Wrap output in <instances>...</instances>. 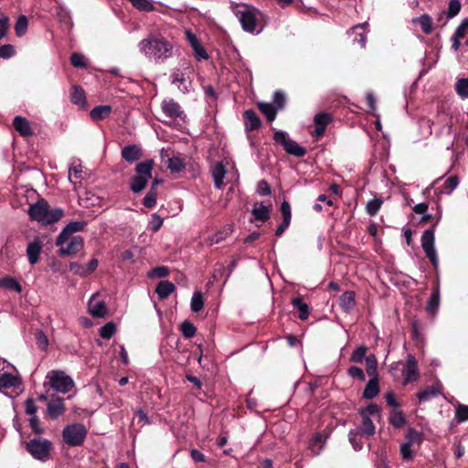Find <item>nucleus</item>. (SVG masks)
I'll list each match as a JSON object with an SVG mask.
<instances>
[{"label": "nucleus", "mask_w": 468, "mask_h": 468, "mask_svg": "<svg viewBox=\"0 0 468 468\" xmlns=\"http://www.w3.org/2000/svg\"><path fill=\"white\" fill-rule=\"evenodd\" d=\"M13 126L22 136H29L32 134L30 124L24 117H15L13 120Z\"/></svg>", "instance_id": "obj_21"}, {"label": "nucleus", "mask_w": 468, "mask_h": 468, "mask_svg": "<svg viewBox=\"0 0 468 468\" xmlns=\"http://www.w3.org/2000/svg\"><path fill=\"white\" fill-rule=\"evenodd\" d=\"M132 5L139 11L150 12L154 9L151 0H129Z\"/></svg>", "instance_id": "obj_37"}, {"label": "nucleus", "mask_w": 468, "mask_h": 468, "mask_svg": "<svg viewBox=\"0 0 468 468\" xmlns=\"http://www.w3.org/2000/svg\"><path fill=\"white\" fill-rule=\"evenodd\" d=\"M0 288H5L16 292L22 291L21 285L14 278L8 276L0 279Z\"/></svg>", "instance_id": "obj_35"}, {"label": "nucleus", "mask_w": 468, "mask_h": 468, "mask_svg": "<svg viewBox=\"0 0 468 468\" xmlns=\"http://www.w3.org/2000/svg\"><path fill=\"white\" fill-rule=\"evenodd\" d=\"M348 437L350 443L356 451L362 449L364 443L362 439L364 437L360 436V432H358L356 430H352L349 431Z\"/></svg>", "instance_id": "obj_40"}, {"label": "nucleus", "mask_w": 468, "mask_h": 468, "mask_svg": "<svg viewBox=\"0 0 468 468\" xmlns=\"http://www.w3.org/2000/svg\"><path fill=\"white\" fill-rule=\"evenodd\" d=\"M366 26H367V23L358 24V25L355 26L354 27H352V29H351V33L356 35L354 41H357L361 45L362 48H365L366 43H367V37L364 32Z\"/></svg>", "instance_id": "obj_32"}, {"label": "nucleus", "mask_w": 468, "mask_h": 468, "mask_svg": "<svg viewBox=\"0 0 468 468\" xmlns=\"http://www.w3.org/2000/svg\"><path fill=\"white\" fill-rule=\"evenodd\" d=\"M402 376L404 378V385H407L411 381H415L419 378L417 361L412 355H409L407 357V362L405 368L402 371Z\"/></svg>", "instance_id": "obj_13"}, {"label": "nucleus", "mask_w": 468, "mask_h": 468, "mask_svg": "<svg viewBox=\"0 0 468 468\" xmlns=\"http://www.w3.org/2000/svg\"><path fill=\"white\" fill-rule=\"evenodd\" d=\"M167 166L171 172L178 173L185 168V163L180 157L174 156L168 159Z\"/></svg>", "instance_id": "obj_43"}, {"label": "nucleus", "mask_w": 468, "mask_h": 468, "mask_svg": "<svg viewBox=\"0 0 468 468\" xmlns=\"http://www.w3.org/2000/svg\"><path fill=\"white\" fill-rule=\"evenodd\" d=\"M348 375L353 378H357L359 380H365V374L362 368L358 367H351L348 369Z\"/></svg>", "instance_id": "obj_61"}, {"label": "nucleus", "mask_w": 468, "mask_h": 468, "mask_svg": "<svg viewBox=\"0 0 468 468\" xmlns=\"http://www.w3.org/2000/svg\"><path fill=\"white\" fill-rule=\"evenodd\" d=\"M461 10V3L459 0H451L449 3L447 16L452 18L458 15Z\"/></svg>", "instance_id": "obj_54"}, {"label": "nucleus", "mask_w": 468, "mask_h": 468, "mask_svg": "<svg viewBox=\"0 0 468 468\" xmlns=\"http://www.w3.org/2000/svg\"><path fill=\"white\" fill-rule=\"evenodd\" d=\"M383 201L381 198H373L367 204L366 209L368 215L375 216L380 209Z\"/></svg>", "instance_id": "obj_45"}, {"label": "nucleus", "mask_w": 468, "mask_h": 468, "mask_svg": "<svg viewBox=\"0 0 468 468\" xmlns=\"http://www.w3.org/2000/svg\"><path fill=\"white\" fill-rule=\"evenodd\" d=\"M154 162L147 160L141 162L136 165L135 176L132 179L131 189L134 193L142 191L147 185L148 180L152 176Z\"/></svg>", "instance_id": "obj_6"}, {"label": "nucleus", "mask_w": 468, "mask_h": 468, "mask_svg": "<svg viewBox=\"0 0 468 468\" xmlns=\"http://www.w3.org/2000/svg\"><path fill=\"white\" fill-rule=\"evenodd\" d=\"M421 247L426 254V257L430 260L432 266L437 268L439 264L438 255L435 249V235L434 230L426 229L421 235Z\"/></svg>", "instance_id": "obj_10"}, {"label": "nucleus", "mask_w": 468, "mask_h": 468, "mask_svg": "<svg viewBox=\"0 0 468 468\" xmlns=\"http://www.w3.org/2000/svg\"><path fill=\"white\" fill-rule=\"evenodd\" d=\"M455 418L458 422H463L468 420V406L458 405L456 408Z\"/></svg>", "instance_id": "obj_52"}, {"label": "nucleus", "mask_w": 468, "mask_h": 468, "mask_svg": "<svg viewBox=\"0 0 468 468\" xmlns=\"http://www.w3.org/2000/svg\"><path fill=\"white\" fill-rule=\"evenodd\" d=\"M86 222L73 221L69 223L58 235V243L63 242L68 236H74L73 234L81 231L86 227Z\"/></svg>", "instance_id": "obj_17"}, {"label": "nucleus", "mask_w": 468, "mask_h": 468, "mask_svg": "<svg viewBox=\"0 0 468 468\" xmlns=\"http://www.w3.org/2000/svg\"><path fill=\"white\" fill-rule=\"evenodd\" d=\"M356 430L360 432L361 437L368 439L375 434L374 420L367 417H362L361 426Z\"/></svg>", "instance_id": "obj_20"}, {"label": "nucleus", "mask_w": 468, "mask_h": 468, "mask_svg": "<svg viewBox=\"0 0 468 468\" xmlns=\"http://www.w3.org/2000/svg\"><path fill=\"white\" fill-rule=\"evenodd\" d=\"M45 386H49L53 390L66 394L71 391L75 387V382L71 377L61 370H50L46 375Z\"/></svg>", "instance_id": "obj_4"}, {"label": "nucleus", "mask_w": 468, "mask_h": 468, "mask_svg": "<svg viewBox=\"0 0 468 468\" xmlns=\"http://www.w3.org/2000/svg\"><path fill=\"white\" fill-rule=\"evenodd\" d=\"M63 210L58 207H51L48 203L40 199L30 205L28 215L30 219L41 225H49L58 221L63 217Z\"/></svg>", "instance_id": "obj_3"}, {"label": "nucleus", "mask_w": 468, "mask_h": 468, "mask_svg": "<svg viewBox=\"0 0 468 468\" xmlns=\"http://www.w3.org/2000/svg\"><path fill=\"white\" fill-rule=\"evenodd\" d=\"M273 139L277 144H281L289 154L303 157L306 154V150L295 141L292 140L288 133L283 131L275 132Z\"/></svg>", "instance_id": "obj_8"}, {"label": "nucleus", "mask_w": 468, "mask_h": 468, "mask_svg": "<svg viewBox=\"0 0 468 468\" xmlns=\"http://www.w3.org/2000/svg\"><path fill=\"white\" fill-rule=\"evenodd\" d=\"M400 453L404 460H410L412 458L410 442H405L400 445Z\"/></svg>", "instance_id": "obj_62"}, {"label": "nucleus", "mask_w": 468, "mask_h": 468, "mask_svg": "<svg viewBox=\"0 0 468 468\" xmlns=\"http://www.w3.org/2000/svg\"><path fill=\"white\" fill-rule=\"evenodd\" d=\"M326 439L327 435L324 433H316L310 442L311 451L314 454H319Z\"/></svg>", "instance_id": "obj_30"}, {"label": "nucleus", "mask_w": 468, "mask_h": 468, "mask_svg": "<svg viewBox=\"0 0 468 468\" xmlns=\"http://www.w3.org/2000/svg\"><path fill=\"white\" fill-rule=\"evenodd\" d=\"M143 204L146 207H153L156 204V193L154 190H150L144 197Z\"/></svg>", "instance_id": "obj_57"}, {"label": "nucleus", "mask_w": 468, "mask_h": 468, "mask_svg": "<svg viewBox=\"0 0 468 468\" xmlns=\"http://www.w3.org/2000/svg\"><path fill=\"white\" fill-rule=\"evenodd\" d=\"M211 174L214 179L215 186L218 189L222 188L224 185V177L226 176V168L222 163H217L211 168Z\"/></svg>", "instance_id": "obj_19"}, {"label": "nucleus", "mask_w": 468, "mask_h": 468, "mask_svg": "<svg viewBox=\"0 0 468 468\" xmlns=\"http://www.w3.org/2000/svg\"><path fill=\"white\" fill-rule=\"evenodd\" d=\"M112 112V107L109 105L97 106L90 111V118L93 121H100L107 118Z\"/></svg>", "instance_id": "obj_28"}, {"label": "nucleus", "mask_w": 468, "mask_h": 468, "mask_svg": "<svg viewBox=\"0 0 468 468\" xmlns=\"http://www.w3.org/2000/svg\"><path fill=\"white\" fill-rule=\"evenodd\" d=\"M468 33V18L464 19L455 31L457 38H463Z\"/></svg>", "instance_id": "obj_64"}, {"label": "nucleus", "mask_w": 468, "mask_h": 468, "mask_svg": "<svg viewBox=\"0 0 468 468\" xmlns=\"http://www.w3.org/2000/svg\"><path fill=\"white\" fill-rule=\"evenodd\" d=\"M88 310L90 315L98 318L105 317L108 313L104 301L99 300L97 295H92L90 299Z\"/></svg>", "instance_id": "obj_14"}, {"label": "nucleus", "mask_w": 468, "mask_h": 468, "mask_svg": "<svg viewBox=\"0 0 468 468\" xmlns=\"http://www.w3.org/2000/svg\"><path fill=\"white\" fill-rule=\"evenodd\" d=\"M412 23H418L425 34H430L432 31V20L428 15H422L419 17L412 18Z\"/></svg>", "instance_id": "obj_31"}, {"label": "nucleus", "mask_w": 468, "mask_h": 468, "mask_svg": "<svg viewBox=\"0 0 468 468\" xmlns=\"http://www.w3.org/2000/svg\"><path fill=\"white\" fill-rule=\"evenodd\" d=\"M83 243L80 236H68L61 243H58V237L56 240V245L59 247L58 253L62 256L76 254L83 248Z\"/></svg>", "instance_id": "obj_11"}, {"label": "nucleus", "mask_w": 468, "mask_h": 468, "mask_svg": "<svg viewBox=\"0 0 468 468\" xmlns=\"http://www.w3.org/2000/svg\"><path fill=\"white\" fill-rule=\"evenodd\" d=\"M390 422L395 427H401L405 423V418L401 412H395L391 418Z\"/></svg>", "instance_id": "obj_63"}, {"label": "nucleus", "mask_w": 468, "mask_h": 468, "mask_svg": "<svg viewBox=\"0 0 468 468\" xmlns=\"http://www.w3.org/2000/svg\"><path fill=\"white\" fill-rule=\"evenodd\" d=\"M439 304H440V292H439V289L436 288L432 292V293L430 297V300L428 302V304H427L428 312L431 314L435 313L439 307Z\"/></svg>", "instance_id": "obj_39"}, {"label": "nucleus", "mask_w": 468, "mask_h": 468, "mask_svg": "<svg viewBox=\"0 0 468 468\" xmlns=\"http://www.w3.org/2000/svg\"><path fill=\"white\" fill-rule=\"evenodd\" d=\"M139 50L149 59L164 62L173 56L174 46L162 36L150 35L138 44Z\"/></svg>", "instance_id": "obj_1"}, {"label": "nucleus", "mask_w": 468, "mask_h": 468, "mask_svg": "<svg viewBox=\"0 0 468 468\" xmlns=\"http://www.w3.org/2000/svg\"><path fill=\"white\" fill-rule=\"evenodd\" d=\"M172 83L176 85L178 90L183 93L188 92L190 81H188L185 75L180 71H176L172 74Z\"/></svg>", "instance_id": "obj_25"}, {"label": "nucleus", "mask_w": 468, "mask_h": 468, "mask_svg": "<svg viewBox=\"0 0 468 468\" xmlns=\"http://www.w3.org/2000/svg\"><path fill=\"white\" fill-rule=\"evenodd\" d=\"M70 101L73 104L85 107L87 101L83 89L79 86H74L70 94Z\"/></svg>", "instance_id": "obj_26"}, {"label": "nucleus", "mask_w": 468, "mask_h": 468, "mask_svg": "<svg viewBox=\"0 0 468 468\" xmlns=\"http://www.w3.org/2000/svg\"><path fill=\"white\" fill-rule=\"evenodd\" d=\"M29 425L35 433L41 434L43 432V429L40 425L39 419L37 416L30 417Z\"/></svg>", "instance_id": "obj_60"}, {"label": "nucleus", "mask_w": 468, "mask_h": 468, "mask_svg": "<svg viewBox=\"0 0 468 468\" xmlns=\"http://www.w3.org/2000/svg\"><path fill=\"white\" fill-rule=\"evenodd\" d=\"M163 112L172 119H184L185 114L181 106L173 99H165L161 103Z\"/></svg>", "instance_id": "obj_12"}, {"label": "nucleus", "mask_w": 468, "mask_h": 468, "mask_svg": "<svg viewBox=\"0 0 468 468\" xmlns=\"http://www.w3.org/2000/svg\"><path fill=\"white\" fill-rule=\"evenodd\" d=\"M459 185V178L457 176L448 177L444 182V189L447 194H451Z\"/></svg>", "instance_id": "obj_51"}, {"label": "nucleus", "mask_w": 468, "mask_h": 468, "mask_svg": "<svg viewBox=\"0 0 468 468\" xmlns=\"http://www.w3.org/2000/svg\"><path fill=\"white\" fill-rule=\"evenodd\" d=\"M379 392L378 381L376 378H371L363 392L365 399H370L375 398Z\"/></svg>", "instance_id": "obj_29"}, {"label": "nucleus", "mask_w": 468, "mask_h": 468, "mask_svg": "<svg viewBox=\"0 0 468 468\" xmlns=\"http://www.w3.org/2000/svg\"><path fill=\"white\" fill-rule=\"evenodd\" d=\"M88 431L83 424L75 423L67 425L62 431V437L69 446H80L83 443Z\"/></svg>", "instance_id": "obj_7"}, {"label": "nucleus", "mask_w": 468, "mask_h": 468, "mask_svg": "<svg viewBox=\"0 0 468 468\" xmlns=\"http://www.w3.org/2000/svg\"><path fill=\"white\" fill-rule=\"evenodd\" d=\"M340 307L346 313H349L356 305L355 292L352 291L345 292L340 296Z\"/></svg>", "instance_id": "obj_23"}, {"label": "nucleus", "mask_w": 468, "mask_h": 468, "mask_svg": "<svg viewBox=\"0 0 468 468\" xmlns=\"http://www.w3.org/2000/svg\"><path fill=\"white\" fill-rule=\"evenodd\" d=\"M27 450L35 459L45 462L49 459L51 442L47 439H33L27 443Z\"/></svg>", "instance_id": "obj_9"}, {"label": "nucleus", "mask_w": 468, "mask_h": 468, "mask_svg": "<svg viewBox=\"0 0 468 468\" xmlns=\"http://www.w3.org/2000/svg\"><path fill=\"white\" fill-rule=\"evenodd\" d=\"M281 213L282 217V221L291 223L292 212L291 206L287 201H283L281 206Z\"/></svg>", "instance_id": "obj_58"}, {"label": "nucleus", "mask_w": 468, "mask_h": 468, "mask_svg": "<svg viewBox=\"0 0 468 468\" xmlns=\"http://www.w3.org/2000/svg\"><path fill=\"white\" fill-rule=\"evenodd\" d=\"M71 64L76 68H86L85 58L82 54L73 53L70 57Z\"/></svg>", "instance_id": "obj_56"}, {"label": "nucleus", "mask_w": 468, "mask_h": 468, "mask_svg": "<svg viewBox=\"0 0 468 468\" xmlns=\"http://www.w3.org/2000/svg\"><path fill=\"white\" fill-rule=\"evenodd\" d=\"M20 384L21 377L16 367L0 357V390L16 388Z\"/></svg>", "instance_id": "obj_5"}, {"label": "nucleus", "mask_w": 468, "mask_h": 468, "mask_svg": "<svg viewBox=\"0 0 468 468\" xmlns=\"http://www.w3.org/2000/svg\"><path fill=\"white\" fill-rule=\"evenodd\" d=\"M42 242L38 239H36L28 243L27 248V256L31 265H34L38 261L39 255L42 251Z\"/></svg>", "instance_id": "obj_16"}, {"label": "nucleus", "mask_w": 468, "mask_h": 468, "mask_svg": "<svg viewBox=\"0 0 468 468\" xmlns=\"http://www.w3.org/2000/svg\"><path fill=\"white\" fill-rule=\"evenodd\" d=\"M439 394H440L439 388L434 386H431L422 391H420L417 394V398L420 402H424V401L431 399L433 397H436Z\"/></svg>", "instance_id": "obj_36"}, {"label": "nucleus", "mask_w": 468, "mask_h": 468, "mask_svg": "<svg viewBox=\"0 0 468 468\" xmlns=\"http://www.w3.org/2000/svg\"><path fill=\"white\" fill-rule=\"evenodd\" d=\"M82 173V167L80 164H73L69 169V180L76 187V182L72 180V176L75 178H80Z\"/></svg>", "instance_id": "obj_53"}, {"label": "nucleus", "mask_w": 468, "mask_h": 468, "mask_svg": "<svg viewBox=\"0 0 468 468\" xmlns=\"http://www.w3.org/2000/svg\"><path fill=\"white\" fill-rule=\"evenodd\" d=\"M180 331L186 338H191L196 334V327L189 321H185L180 325Z\"/></svg>", "instance_id": "obj_47"}, {"label": "nucleus", "mask_w": 468, "mask_h": 468, "mask_svg": "<svg viewBox=\"0 0 468 468\" xmlns=\"http://www.w3.org/2000/svg\"><path fill=\"white\" fill-rule=\"evenodd\" d=\"M259 109L266 116L269 122H272L275 119L277 109L271 103L260 102Z\"/></svg>", "instance_id": "obj_34"}, {"label": "nucleus", "mask_w": 468, "mask_h": 468, "mask_svg": "<svg viewBox=\"0 0 468 468\" xmlns=\"http://www.w3.org/2000/svg\"><path fill=\"white\" fill-rule=\"evenodd\" d=\"M292 304L295 308H297L300 312L299 318L301 320H305L308 317V305L304 303L300 298H295L292 300Z\"/></svg>", "instance_id": "obj_44"}, {"label": "nucleus", "mask_w": 468, "mask_h": 468, "mask_svg": "<svg viewBox=\"0 0 468 468\" xmlns=\"http://www.w3.org/2000/svg\"><path fill=\"white\" fill-rule=\"evenodd\" d=\"M56 15L60 19L61 22H64L69 25V27H72L71 17L69 16V12L65 9L63 6L58 5L56 8Z\"/></svg>", "instance_id": "obj_48"}, {"label": "nucleus", "mask_w": 468, "mask_h": 468, "mask_svg": "<svg viewBox=\"0 0 468 468\" xmlns=\"http://www.w3.org/2000/svg\"><path fill=\"white\" fill-rule=\"evenodd\" d=\"M176 287L175 285L168 281H161L155 289L156 293L158 294L159 298L165 299L168 297L174 291Z\"/></svg>", "instance_id": "obj_27"}, {"label": "nucleus", "mask_w": 468, "mask_h": 468, "mask_svg": "<svg viewBox=\"0 0 468 468\" xmlns=\"http://www.w3.org/2000/svg\"><path fill=\"white\" fill-rule=\"evenodd\" d=\"M204 307V299L200 292H195L191 298V310L194 313L200 312Z\"/></svg>", "instance_id": "obj_38"}, {"label": "nucleus", "mask_w": 468, "mask_h": 468, "mask_svg": "<svg viewBox=\"0 0 468 468\" xmlns=\"http://www.w3.org/2000/svg\"><path fill=\"white\" fill-rule=\"evenodd\" d=\"M379 407L376 404H370L367 408L360 410L361 417H367L373 420L379 418Z\"/></svg>", "instance_id": "obj_41"}, {"label": "nucleus", "mask_w": 468, "mask_h": 468, "mask_svg": "<svg viewBox=\"0 0 468 468\" xmlns=\"http://www.w3.org/2000/svg\"><path fill=\"white\" fill-rule=\"evenodd\" d=\"M331 120L332 118L328 113H318L315 115L314 120L315 125L314 134L317 138L324 134L325 128Z\"/></svg>", "instance_id": "obj_18"}, {"label": "nucleus", "mask_w": 468, "mask_h": 468, "mask_svg": "<svg viewBox=\"0 0 468 468\" xmlns=\"http://www.w3.org/2000/svg\"><path fill=\"white\" fill-rule=\"evenodd\" d=\"M252 214L255 219L260 221H266L270 217L269 208L262 204H255L252 208Z\"/></svg>", "instance_id": "obj_33"}, {"label": "nucleus", "mask_w": 468, "mask_h": 468, "mask_svg": "<svg viewBox=\"0 0 468 468\" xmlns=\"http://www.w3.org/2000/svg\"><path fill=\"white\" fill-rule=\"evenodd\" d=\"M245 128L247 131H253L260 127L261 121L255 112L248 110L243 114Z\"/></svg>", "instance_id": "obj_22"}, {"label": "nucleus", "mask_w": 468, "mask_h": 468, "mask_svg": "<svg viewBox=\"0 0 468 468\" xmlns=\"http://www.w3.org/2000/svg\"><path fill=\"white\" fill-rule=\"evenodd\" d=\"M122 156L125 161L133 163L140 158L141 149L136 145H127L122 150Z\"/></svg>", "instance_id": "obj_24"}, {"label": "nucleus", "mask_w": 468, "mask_h": 468, "mask_svg": "<svg viewBox=\"0 0 468 468\" xmlns=\"http://www.w3.org/2000/svg\"><path fill=\"white\" fill-rule=\"evenodd\" d=\"M455 90L462 98H468V79H461L455 84Z\"/></svg>", "instance_id": "obj_46"}, {"label": "nucleus", "mask_w": 468, "mask_h": 468, "mask_svg": "<svg viewBox=\"0 0 468 468\" xmlns=\"http://www.w3.org/2000/svg\"><path fill=\"white\" fill-rule=\"evenodd\" d=\"M15 53V48L10 44L3 45L0 47V58H9L13 57Z\"/></svg>", "instance_id": "obj_59"}, {"label": "nucleus", "mask_w": 468, "mask_h": 468, "mask_svg": "<svg viewBox=\"0 0 468 468\" xmlns=\"http://www.w3.org/2000/svg\"><path fill=\"white\" fill-rule=\"evenodd\" d=\"M231 9L241 24L243 30L249 33L256 32L257 34L261 31V27L258 28L261 14L257 8L240 3L233 4Z\"/></svg>", "instance_id": "obj_2"}, {"label": "nucleus", "mask_w": 468, "mask_h": 468, "mask_svg": "<svg viewBox=\"0 0 468 468\" xmlns=\"http://www.w3.org/2000/svg\"><path fill=\"white\" fill-rule=\"evenodd\" d=\"M47 411L52 419H57L63 415L66 411L64 399L57 396L51 397L47 406Z\"/></svg>", "instance_id": "obj_15"}, {"label": "nucleus", "mask_w": 468, "mask_h": 468, "mask_svg": "<svg viewBox=\"0 0 468 468\" xmlns=\"http://www.w3.org/2000/svg\"><path fill=\"white\" fill-rule=\"evenodd\" d=\"M367 349L364 346H360L353 351L351 354L350 360L355 363H361L365 358Z\"/></svg>", "instance_id": "obj_55"}, {"label": "nucleus", "mask_w": 468, "mask_h": 468, "mask_svg": "<svg viewBox=\"0 0 468 468\" xmlns=\"http://www.w3.org/2000/svg\"><path fill=\"white\" fill-rule=\"evenodd\" d=\"M116 332V326L113 323H107L100 329V335L104 339H110Z\"/></svg>", "instance_id": "obj_49"}, {"label": "nucleus", "mask_w": 468, "mask_h": 468, "mask_svg": "<svg viewBox=\"0 0 468 468\" xmlns=\"http://www.w3.org/2000/svg\"><path fill=\"white\" fill-rule=\"evenodd\" d=\"M28 27V21L27 16H20L15 25V32L17 37H22L26 34Z\"/></svg>", "instance_id": "obj_42"}, {"label": "nucleus", "mask_w": 468, "mask_h": 468, "mask_svg": "<svg viewBox=\"0 0 468 468\" xmlns=\"http://www.w3.org/2000/svg\"><path fill=\"white\" fill-rule=\"evenodd\" d=\"M163 222V218L158 214H152L148 224V229L153 232H156L161 229Z\"/></svg>", "instance_id": "obj_50"}]
</instances>
